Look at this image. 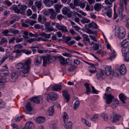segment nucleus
Masks as SVG:
<instances>
[{"instance_id":"8","label":"nucleus","mask_w":129,"mask_h":129,"mask_svg":"<svg viewBox=\"0 0 129 129\" xmlns=\"http://www.w3.org/2000/svg\"><path fill=\"white\" fill-rule=\"evenodd\" d=\"M62 12L64 15H67V16L69 18H70L72 16V12L70 11V9L69 7H63L62 10Z\"/></svg>"},{"instance_id":"26","label":"nucleus","mask_w":129,"mask_h":129,"mask_svg":"<svg viewBox=\"0 0 129 129\" xmlns=\"http://www.w3.org/2000/svg\"><path fill=\"white\" fill-rule=\"evenodd\" d=\"M18 7L21 12L25 11L27 8V6L25 5H22L21 4H18Z\"/></svg>"},{"instance_id":"44","label":"nucleus","mask_w":129,"mask_h":129,"mask_svg":"<svg viewBox=\"0 0 129 129\" xmlns=\"http://www.w3.org/2000/svg\"><path fill=\"white\" fill-rule=\"evenodd\" d=\"M46 29V33H50L52 31H54V29L53 28L49 27H48L45 28Z\"/></svg>"},{"instance_id":"9","label":"nucleus","mask_w":129,"mask_h":129,"mask_svg":"<svg viewBox=\"0 0 129 129\" xmlns=\"http://www.w3.org/2000/svg\"><path fill=\"white\" fill-rule=\"evenodd\" d=\"M56 28L58 30H60L63 33L68 32V30L67 27L65 26L61 25L60 24H57L56 26Z\"/></svg>"},{"instance_id":"54","label":"nucleus","mask_w":129,"mask_h":129,"mask_svg":"<svg viewBox=\"0 0 129 129\" xmlns=\"http://www.w3.org/2000/svg\"><path fill=\"white\" fill-rule=\"evenodd\" d=\"M10 32L14 34H17L19 32V31L17 30H13L10 29L9 30Z\"/></svg>"},{"instance_id":"64","label":"nucleus","mask_w":129,"mask_h":129,"mask_svg":"<svg viewBox=\"0 0 129 129\" xmlns=\"http://www.w3.org/2000/svg\"><path fill=\"white\" fill-rule=\"evenodd\" d=\"M75 43V42L74 40H72L70 42H67V44L69 46H70L71 45L74 44Z\"/></svg>"},{"instance_id":"56","label":"nucleus","mask_w":129,"mask_h":129,"mask_svg":"<svg viewBox=\"0 0 129 129\" xmlns=\"http://www.w3.org/2000/svg\"><path fill=\"white\" fill-rule=\"evenodd\" d=\"M10 32L9 30H6L2 32V34L5 36H10L11 35L8 34V33Z\"/></svg>"},{"instance_id":"51","label":"nucleus","mask_w":129,"mask_h":129,"mask_svg":"<svg viewBox=\"0 0 129 129\" xmlns=\"http://www.w3.org/2000/svg\"><path fill=\"white\" fill-rule=\"evenodd\" d=\"M81 22L83 23H88L90 22V20L87 19V18H84L83 20H81Z\"/></svg>"},{"instance_id":"34","label":"nucleus","mask_w":129,"mask_h":129,"mask_svg":"<svg viewBox=\"0 0 129 129\" xmlns=\"http://www.w3.org/2000/svg\"><path fill=\"white\" fill-rule=\"evenodd\" d=\"M40 34V36L42 37H45V38L47 39L50 38L51 35V34H46L44 32L41 33Z\"/></svg>"},{"instance_id":"42","label":"nucleus","mask_w":129,"mask_h":129,"mask_svg":"<svg viewBox=\"0 0 129 129\" xmlns=\"http://www.w3.org/2000/svg\"><path fill=\"white\" fill-rule=\"evenodd\" d=\"M102 116L103 117L104 120L105 121H107L108 119V115L105 113H103L102 114Z\"/></svg>"},{"instance_id":"29","label":"nucleus","mask_w":129,"mask_h":129,"mask_svg":"<svg viewBox=\"0 0 129 129\" xmlns=\"http://www.w3.org/2000/svg\"><path fill=\"white\" fill-rule=\"evenodd\" d=\"M33 125V124L32 122L29 121L26 123L25 127L27 129H31Z\"/></svg>"},{"instance_id":"10","label":"nucleus","mask_w":129,"mask_h":129,"mask_svg":"<svg viewBox=\"0 0 129 129\" xmlns=\"http://www.w3.org/2000/svg\"><path fill=\"white\" fill-rule=\"evenodd\" d=\"M104 70L100 69L97 73L96 76L97 78L99 80L103 79V76L104 75Z\"/></svg>"},{"instance_id":"28","label":"nucleus","mask_w":129,"mask_h":129,"mask_svg":"<svg viewBox=\"0 0 129 129\" xmlns=\"http://www.w3.org/2000/svg\"><path fill=\"white\" fill-rule=\"evenodd\" d=\"M26 109L28 112H31L33 108L31 107L30 103L28 102L26 105Z\"/></svg>"},{"instance_id":"46","label":"nucleus","mask_w":129,"mask_h":129,"mask_svg":"<svg viewBox=\"0 0 129 129\" xmlns=\"http://www.w3.org/2000/svg\"><path fill=\"white\" fill-rule=\"evenodd\" d=\"M112 10L111 9H109V11L107 12V15L110 18H111L112 17Z\"/></svg>"},{"instance_id":"59","label":"nucleus","mask_w":129,"mask_h":129,"mask_svg":"<svg viewBox=\"0 0 129 129\" xmlns=\"http://www.w3.org/2000/svg\"><path fill=\"white\" fill-rule=\"evenodd\" d=\"M118 15L117 13H116V11L115 10V7H114V16L113 19H115L118 17Z\"/></svg>"},{"instance_id":"23","label":"nucleus","mask_w":129,"mask_h":129,"mask_svg":"<svg viewBox=\"0 0 129 129\" xmlns=\"http://www.w3.org/2000/svg\"><path fill=\"white\" fill-rule=\"evenodd\" d=\"M64 125V127L67 129H71L72 128V123L71 121L65 123Z\"/></svg>"},{"instance_id":"11","label":"nucleus","mask_w":129,"mask_h":129,"mask_svg":"<svg viewBox=\"0 0 129 129\" xmlns=\"http://www.w3.org/2000/svg\"><path fill=\"white\" fill-rule=\"evenodd\" d=\"M120 73L122 75H124L126 72V69L125 65L123 64L120 66L119 70Z\"/></svg>"},{"instance_id":"22","label":"nucleus","mask_w":129,"mask_h":129,"mask_svg":"<svg viewBox=\"0 0 129 129\" xmlns=\"http://www.w3.org/2000/svg\"><path fill=\"white\" fill-rule=\"evenodd\" d=\"M120 99L121 100L122 103H125V100L127 98L124 94L123 93H120L119 95Z\"/></svg>"},{"instance_id":"48","label":"nucleus","mask_w":129,"mask_h":129,"mask_svg":"<svg viewBox=\"0 0 129 129\" xmlns=\"http://www.w3.org/2000/svg\"><path fill=\"white\" fill-rule=\"evenodd\" d=\"M4 4L9 7L12 4V3L8 0L5 1L4 2Z\"/></svg>"},{"instance_id":"31","label":"nucleus","mask_w":129,"mask_h":129,"mask_svg":"<svg viewBox=\"0 0 129 129\" xmlns=\"http://www.w3.org/2000/svg\"><path fill=\"white\" fill-rule=\"evenodd\" d=\"M95 64H92V65H91L90 66V67L91 69H90L89 70V71L90 73H93L95 72L96 68L95 67Z\"/></svg>"},{"instance_id":"35","label":"nucleus","mask_w":129,"mask_h":129,"mask_svg":"<svg viewBox=\"0 0 129 129\" xmlns=\"http://www.w3.org/2000/svg\"><path fill=\"white\" fill-rule=\"evenodd\" d=\"M63 118L64 123H66L67 122L68 119V117L66 112H63Z\"/></svg>"},{"instance_id":"27","label":"nucleus","mask_w":129,"mask_h":129,"mask_svg":"<svg viewBox=\"0 0 129 129\" xmlns=\"http://www.w3.org/2000/svg\"><path fill=\"white\" fill-rule=\"evenodd\" d=\"M84 85L86 88V93L87 94H88L89 93L91 92V89L89 84L87 83H85L84 84Z\"/></svg>"},{"instance_id":"53","label":"nucleus","mask_w":129,"mask_h":129,"mask_svg":"<svg viewBox=\"0 0 129 129\" xmlns=\"http://www.w3.org/2000/svg\"><path fill=\"white\" fill-rule=\"evenodd\" d=\"M80 3L79 0H74V4L76 6H79Z\"/></svg>"},{"instance_id":"37","label":"nucleus","mask_w":129,"mask_h":129,"mask_svg":"<svg viewBox=\"0 0 129 129\" xmlns=\"http://www.w3.org/2000/svg\"><path fill=\"white\" fill-rule=\"evenodd\" d=\"M77 68V66L71 65L68 69V70L69 72H72L75 69H76Z\"/></svg>"},{"instance_id":"63","label":"nucleus","mask_w":129,"mask_h":129,"mask_svg":"<svg viewBox=\"0 0 129 129\" xmlns=\"http://www.w3.org/2000/svg\"><path fill=\"white\" fill-rule=\"evenodd\" d=\"M91 87L92 89V92L93 93L96 94L98 93V91L95 89L93 86H91Z\"/></svg>"},{"instance_id":"45","label":"nucleus","mask_w":129,"mask_h":129,"mask_svg":"<svg viewBox=\"0 0 129 129\" xmlns=\"http://www.w3.org/2000/svg\"><path fill=\"white\" fill-rule=\"evenodd\" d=\"M22 52L24 53L27 55H28L30 54L31 53V50H28L27 49H22Z\"/></svg>"},{"instance_id":"52","label":"nucleus","mask_w":129,"mask_h":129,"mask_svg":"<svg viewBox=\"0 0 129 129\" xmlns=\"http://www.w3.org/2000/svg\"><path fill=\"white\" fill-rule=\"evenodd\" d=\"M120 72L119 71H113V74L115 77H118L119 75Z\"/></svg>"},{"instance_id":"25","label":"nucleus","mask_w":129,"mask_h":129,"mask_svg":"<svg viewBox=\"0 0 129 129\" xmlns=\"http://www.w3.org/2000/svg\"><path fill=\"white\" fill-rule=\"evenodd\" d=\"M30 101L35 102L36 103H39L40 100V98L38 97H33L30 99Z\"/></svg>"},{"instance_id":"41","label":"nucleus","mask_w":129,"mask_h":129,"mask_svg":"<svg viewBox=\"0 0 129 129\" xmlns=\"http://www.w3.org/2000/svg\"><path fill=\"white\" fill-rule=\"evenodd\" d=\"M118 100L117 99H115L112 104V105L113 106H114V107L116 108V107L118 106Z\"/></svg>"},{"instance_id":"18","label":"nucleus","mask_w":129,"mask_h":129,"mask_svg":"<svg viewBox=\"0 0 129 129\" xmlns=\"http://www.w3.org/2000/svg\"><path fill=\"white\" fill-rule=\"evenodd\" d=\"M122 47H128L129 46V38H127L124 40L121 44Z\"/></svg>"},{"instance_id":"12","label":"nucleus","mask_w":129,"mask_h":129,"mask_svg":"<svg viewBox=\"0 0 129 129\" xmlns=\"http://www.w3.org/2000/svg\"><path fill=\"white\" fill-rule=\"evenodd\" d=\"M49 14H50V18L53 19L56 18L57 13L55 12L53 9H48Z\"/></svg>"},{"instance_id":"4","label":"nucleus","mask_w":129,"mask_h":129,"mask_svg":"<svg viewBox=\"0 0 129 129\" xmlns=\"http://www.w3.org/2000/svg\"><path fill=\"white\" fill-rule=\"evenodd\" d=\"M123 56L125 57V59L127 61H129V47H124L122 49Z\"/></svg>"},{"instance_id":"38","label":"nucleus","mask_w":129,"mask_h":129,"mask_svg":"<svg viewBox=\"0 0 129 129\" xmlns=\"http://www.w3.org/2000/svg\"><path fill=\"white\" fill-rule=\"evenodd\" d=\"M16 68L18 69H21L24 68L23 63H19L16 66Z\"/></svg>"},{"instance_id":"58","label":"nucleus","mask_w":129,"mask_h":129,"mask_svg":"<svg viewBox=\"0 0 129 129\" xmlns=\"http://www.w3.org/2000/svg\"><path fill=\"white\" fill-rule=\"evenodd\" d=\"M127 16L126 15L122 16V18L121 19V21L123 22H125L127 20Z\"/></svg>"},{"instance_id":"32","label":"nucleus","mask_w":129,"mask_h":129,"mask_svg":"<svg viewBox=\"0 0 129 129\" xmlns=\"http://www.w3.org/2000/svg\"><path fill=\"white\" fill-rule=\"evenodd\" d=\"M81 120L82 122L85 125L89 127H90V126L91 124L87 120L85 119L82 118H81Z\"/></svg>"},{"instance_id":"7","label":"nucleus","mask_w":129,"mask_h":129,"mask_svg":"<svg viewBox=\"0 0 129 129\" xmlns=\"http://www.w3.org/2000/svg\"><path fill=\"white\" fill-rule=\"evenodd\" d=\"M105 96L103 98L106 100V103L108 104H110L112 102V99L114 98V96L111 94H104Z\"/></svg>"},{"instance_id":"3","label":"nucleus","mask_w":129,"mask_h":129,"mask_svg":"<svg viewBox=\"0 0 129 129\" xmlns=\"http://www.w3.org/2000/svg\"><path fill=\"white\" fill-rule=\"evenodd\" d=\"M117 35L120 39H122L125 37L126 34L125 30L124 28L122 26L119 27L117 30Z\"/></svg>"},{"instance_id":"61","label":"nucleus","mask_w":129,"mask_h":129,"mask_svg":"<svg viewBox=\"0 0 129 129\" xmlns=\"http://www.w3.org/2000/svg\"><path fill=\"white\" fill-rule=\"evenodd\" d=\"M62 55L64 56L71 57H72L71 54L67 53H65L62 54Z\"/></svg>"},{"instance_id":"24","label":"nucleus","mask_w":129,"mask_h":129,"mask_svg":"<svg viewBox=\"0 0 129 129\" xmlns=\"http://www.w3.org/2000/svg\"><path fill=\"white\" fill-rule=\"evenodd\" d=\"M102 5L101 4H96L94 6V10L98 12H99L102 9Z\"/></svg>"},{"instance_id":"21","label":"nucleus","mask_w":129,"mask_h":129,"mask_svg":"<svg viewBox=\"0 0 129 129\" xmlns=\"http://www.w3.org/2000/svg\"><path fill=\"white\" fill-rule=\"evenodd\" d=\"M52 89L53 91H59L62 89V86L61 85L54 86L52 87Z\"/></svg>"},{"instance_id":"57","label":"nucleus","mask_w":129,"mask_h":129,"mask_svg":"<svg viewBox=\"0 0 129 129\" xmlns=\"http://www.w3.org/2000/svg\"><path fill=\"white\" fill-rule=\"evenodd\" d=\"M22 117L21 116H16L15 118V119L16 121L19 122L22 119Z\"/></svg>"},{"instance_id":"49","label":"nucleus","mask_w":129,"mask_h":129,"mask_svg":"<svg viewBox=\"0 0 129 129\" xmlns=\"http://www.w3.org/2000/svg\"><path fill=\"white\" fill-rule=\"evenodd\" d=\"M7 81V80L5 78L1 77L0 76V84H2Z\"/></svg>"},{"instance_id":"47","label":"nucleus","mask_w":129,"mask_h":129,"mask_svg":"<svg viewBox=\"0 0 129 129\" xmlns=\"http://www.w3.org/2000/svg\"><path fill=\"white\" fill-rule=\"evenodd\" d=\"M23 47V46L20 44H19L14 45V49H21Z\"/></svg>"},{"instance_id":"5","label":"nucleus","mask_w":129,"mask_h":129,"mask_svg":"<svg viewBox=\"0 0 129 129\" xmlns=\"http://www.w3.org/2000/svg\"><path fill=\"white\" fill-rule=\"evenodd\" d=\"M58 95L53 92L50 93L48 94L47 97V101L50 102L51 101H55L57 99Z\"/></svg>"},{"instance_id":"13","label":"nucleus","mask_w":129,"mask_h":129,"mask_svg":"<svg viewBox=\"0 0 129 129\" xmlns=\"http://www.w3.org/2000/svg\"><path fill=\"white\" fill-rule=\"evenodd\" d=\"M11 77L9 79L10 81L12 82L15 81L18 78V74L16 72H14L11 74Z\"/></svg>"},{"instance_id":"1","label":"nucleus","mask_w":129,"mask_h":129,"mask_svg":"<svg viewBox=\"0 0 129 129\" xmlns=\"http://www.w3.org/2000/svg\"><path fill=\"white\" fill-rule=\"evenodd\" d=\"M43 62V65L46 67L48 62L50 63L51 61L50 60L53 59V57L50 55H48L47 56H45L42 58ZM42 57L40 56H37L35 58V64L37 66L40 64L42 63Z\"/></svg>"},{"instance_id":"43","label":"nucleus","mask_w":129,"mask_h":129,"mask_svg":"<svg viewBox=\"0 0 129 129\" xmlns=\"http://www.w3.org/2000/svg\"><path fill=\"white\" fill-rule=\"evenodd\" d=\"M80 105L79 102L78 101H76L74 103V109L76 110V109Z\"/></svg>"},{"instance_id":"14","label":"nucleus","mask_w":129,"mask_h":129,"mask_svg":"<svg viewBox=\"0 0 129 129\" xmlns=\"http://www.w3.org/2000/svg\"><path fill=\"white\" fill-rule=\"evenodd\" d=\"M68 91L67 90H64L62 91V95L65 99L66 100L67 102H68L70 100V94H68Z\"/></svg>"},{"instance_id":"16","label":"nucleus","mask_w":129,"mask_h":129,"mask_svg":"<svg viewBox=\"0 0 129 129\" xmlns=\"http://www.w3.org/2000/svg\"><path fill=\"white\" fill-rule=\"evenodd\" d=\"M112 71V69L111 66H107L105 69V74L107 76H108L110 75Z\"/></svg>"},{"instance_id":"39","label":"nucleus","mask_w":129,"mask_h":129,"mask_svg":"<svg viewBox=\"0 0 129 129\" xmlns=\"http://www.w3.org/2000/svg\"><path fill=\"white\" fill-rule=\"evenodd\" d=\"M13 10L17 14H19L21 12H20V9L18 8V7L15 6L13 8Z\"/></svg>"},{"instance_id":"60","label":"nucleus","mask_w":129,"mask_h":129,"mask_svg":"<svg viewBox=\"0 0 129 129\" xmlns=\"http://www.w3.org/2000/svg\"><path fill=\"white\" fill-rule=\"evenodd\" d=\"M8 41L7 39L5 38H2L0 41L1 44H3L4 43H7Z\"/></svg>"},{"instance_id":"40","label":"nucleus","mask_w":129,"mask_h":129,"mask_svg":"<svg viewBox=\"0 0 129 129\" xmlns=\"http://www.w3.org/2000/svg\"><path fill=\"white\" fill-rule=\"evenodd\" d=\"M42 1L40 0L39 1H36L35 3V4L39 8H40L42 6Z\"/></svg>"},{"instance_id":"62","label":"nucleus","mask_w":129,"mask_h":129,"mask_svg":"<svg viewBox=\"0 0 129 129\" xmlns=\"http://www.w3.org/2000/svg\"><path fill=\"white\" fill-rule=\"evenodd\" d=\"M98 116L97 114H95L92 117H91L90 119L91 120L94 121L95 119L98 118Z\"/></svg>"},{"instance_id":"36","label":"nucleus","mask_w":129,"mask_h":129,"mask_svg":"<svg viewBox=\"0 0 129 129\" xmlns=\"http://www.w3.org/2000/svg\"><path fill=\"white\" fill-rule=\"evenodd\" d=\"M17 16L16 15H13L11 17V18L13 19V20L10 21V24H12L15 22V21H16V19L17 18Z\"/></svg>"},{"instance_id":"2","label":"nucleus","mask_w":129,"mask_h":129,"mask_svg":"<svg viewBox=\"0 0 129 129\" xmlns=\"http://www.w3.org/2000/svg\"><path fill=\"white\" fill-rule=\"evenodd\" d=\"M31 61V60L29 59L23 63L24 68L25 69L19 72V75L20 76L24 77L27 76V74L29 73V69L30 66Z\"/></svg>"},{"instance_id":"33","label":"nucleus","mask_w":129,"mask_h":129,"mask_svg":"<svg viewBox=\"0 0 129 129\" xmlns=\"http://www.w3.org/2000/svg\"><path fill=\"white\" fill-rule=\"evenodd\" d=\"M71 40V38L69 37L63 36L62 40L63 41L65 42L66 43Z\"/></svg>"},{"instance_id":"15","label":"nucleus","mask_w":129,"mask_h":129,"mask_svg":"<svg viewBox=\"0 0 129 129\" xmlns=\"http://www.w3.org/2000/svg\"><path fill=\"white\" fill-rule=\"evenodd\" d=\"M47 113L49 116H52L54 114V109L53 107L51 106L48 108L47 110Z\"/></svg>"},{"instance_id":"20","label":"nucleus","mask_w":129,"mask_h":129,"mask_svg":"<svg viewBox=\"0 0 129 129\" xmlns=\"http://www.w3.org/2000/svg\"><path fill=\"white\" fill-rule=\"evenodd\" d=\"M113 115L114 116L113 117L112 121L113 122H116L119 120L121 117L120 116L118 115L114 112H113Z\"/></svg>"},{"instance_id":"19","label":"nucleus","mask_w":129,"mask_h":129,"mask_svg":"<svg viewBox=\"0 0 129 129\" xmlns=\"http://www.w3.org/2000/svg\"><path fill=\"white\" fill-rule=\"evenodd\" d=\"M9 71L6 70H0V76L4 77L7 76L9 74Z\"/></svg>"},{"instance_id":"17","label":"nucleus","mask_w":129,"mask_h":129,"mask_svg":"<svg viewBox=\"0 0 129 129\" xmlns=\"http://www.w3.org/2000/svg\"><path fill=\"white\" fill-rule=\"evenodd\" d=\"M45 118L43 116H40L37 117L36 121L38 123L41 124L44 122L45 121Z\"/></svg>"},{"instance_id":"50","label":"nucleus","mask_w":129,"mask_h":129,"mask_svg":"<svg viewBox=\"0 0 129 129\" xmlns=\"http://www.w3.org/2000/svg\"><path fill=\"white\" fill-rule=\"evenodd\" d=\"M92 48L94 51H95L99 49V46L97 43H95L92 46Z\"/></svg>"},{"instance_id":"6","label":"nucleus","mask_w":129,"mask_h":129,"mask_svg":"<svg viewBox=\"0 0 129 129\" xmlns=\"http://www.w3.org/2000/svg\"><path fill=\"white\" fill-rule=\"evenodd\" d=\"M107 47L108 49L110 51L109 53L110 55H111V56L109 57V58L112 61L116 56L115 52L114 50L112 48L111 46L109 44H107Z\"/></svg>"},{"instance_id":"55","label":"nucleus","mask_w":129,"mask_h":129,"mask_svg":"<svg viewBox=\"0 0 129 129\" xmlns=\"http://www.w3.org/2000/svg\"><path fill=\"white\" fill-rule=\"evenodd\" d=\"M5 106V104L3 101L0 99V108H3Z\"/></svg>"},{"instance_id":"30","label":"nucleus","mask_w":129,"mask_h":129,"mask_svg":"<svg viewBox=\"0 0 129 129\" xmlns=\"http://www.w3.org/2000/svg\"><path fill=\"white\" fill-rule=\"evenodd\" d=\"M58 60L60 63L62 65H64L65 64V60L64 57L62 56H60L58 57Z\"/></svg>"}]
</instances>
